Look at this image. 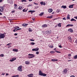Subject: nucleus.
I'll return each mask as SVG.
<instances>
[{"mask_svg":"<svg viewBox=\"0 0 77 77\" xmlns=\"http://www.w3.org/2000/svg\"><path fill=\"white\" fill-rule=\"evenodd\" d=\"M2 7L3 8H4V7H5V5H4Z\"/></svg>","mask_w":77,"mask_h":77,"instance_id":"obj_60","label":"nucleus"},{"mask_svg":"<svg viewBox=\"0 0 77 77\" xmlns=\"http://www.w3.org/2000/svg\"><path fill=\"white\" fill-rule=\"evenodd\" d=\"M10 3H11V4H12V3H13V2H12V1H10Z\"/></svg>","mask_w":77,"mask_h":77,"instance_id":"obj_39","label":"nucleus"},{"mask_svg":"<svg viewBox=\"0 0 77 77\" xmlns=\"http://www.w3.org/2000/svg\"><path fill=\"white\" fill-rule=\"evenodd\" d=\"M73 58L75 59H77V55H76Z\"/></svg>","mask_w":77,"mask_h":77,"instance_id":"obj_29","label":"nucleus"},{"mask_svg":"<svg viewBox=\"0 0 77 77\" xmlns=\"http://www.w3.org/2000/svg\"><path fill=\"white\" fill-rule=\"evenodd\" d=\"M15 77H19V75H15Z\"/></svg>","mask_w":77,"mask_h":77,"instance_id":"obj_57","label":"nucleus"},{"mask_svg":"<svg viewBox=\"0 0 77 77\" xmlns=\"http://www.w3.org/2000/svg\"><path fill=\"white\" fill-rule=\"evenodd\" d=\"M38 74L39 75H41L42 76H44V77L47 76V74L42 73V72H41V71H39V73Z\"/></svg>","mask_w":77,"mask_h":77,"instance_id":"obj_1","label":"nucleus"},{"mask_svg":"<svg viewBox=\"0 0 77 77\" xmlns=\"http://www.w3.org/2000/svg\"><path fill=\"white\" fill-rule=\"evenodd\" d=\"M35 9H37V8H38V6H35Z\"/></svg>","mask_w":77,"mask_h":77,"instance_id":"obj_45","label":"nucleus"},{"mask_svg":"<svg viewBox=\"0 0 77 77\" xmlns=\"http://www.w3.org/2000/svg\"><path fill=\"white\" fill-rule=\"evenodd\" d=\"M4 10L3 7H0V12H3V11Z\"/></svg>","mask_w":77,"mask_h":77,"instance_id":"obj_6","label":"nucleus"},{"mask_svg":"<svg viewBox=\"0 0 77 77\" xmlns=\"http://www.w3.org/2000/svg\"><path fill=\"white\" fill-rule=\"evenodd\" d=\"M75 43H77V40H76V41H75Z\"/></svg>","mask_w":77,"mask_h":77,"instance_id":"obj_64","label":"nucleus"},{"mask_svg":"<svg viewBox=\"0 0 77 77\" xmlns=\"http://www.w3.org/2000/svg\"><path fill=\"white\" fill-rule=\"evenodd\" d=\"M32 20H33V21H35V19L32 18Z\"/></svg>","mask_w":77,"mask_h":77,"instance_id":"obj_58","label":"nucleus"},{"mask_svg":"<svg viewBox=\"0 0 77 77\" xmlns=\"http://www.w3.org/2000/svg\"><path fill=\"white\" fill-rule=\"evenodd\" d=\"M53 11V9L51 8H49L48 10V12H50V13H51Z\"/></svg>","mask_w":77,"mask_h":77,"instance_id":"obj_13","label":"nucleus"},{"mask_svg":"<svg viewBox=\"0 0 77 77\" xmlns=\"http://www.w3.org/2000/svg\"><path fill=\"white\" fill-rule=\"evenodd\" d=\"M13 51H15L16 52H18V49H13Z\"/></svg>","mask_w":77,"mask_h":77,"instance_id":"obj_21","label":"nucleus"},{"mask_svg":"<svg viewBox=\"0 0 77 77\" xmlns=\"http://www.w3.org/2000/svg\"><path fill=\"white\" fill-rule=\"evenodd\" d=\"M57 12H59V10H57Z\"/></svg>","mask_w":77,"mask_h":77,"instance_id":"obj_56","label":"nucleus"},{"mask_svg":"<svg viewBox=\"0 0 77 77\" xmlns=\"http://www.w3.org/2000/svg\"><path fill=\"white\" fill-rule=\"evenodd\" d=\"M23 12H27V10H26V8H25L24 9H23Z\"/></svg>","mask_w":77,"mask_h":77,"instance_id":"obj_24","label":"nucleus"},{"mask_svg":"<svg viewBox=\"0 0 77 77\" xmlns=\"http://www.w3.org/2000/svg\"><path fill=\"white\" fill-rule=\"evenodd\" d=\"M40 3L41 5H43V3H44V2H40Z\"/></svg>","mask_w":77,"mask_h":77,"instance_id":"obj_32","label":"nucleus"},{"mask_svg":"<svg viewBox=\"0 0 77 77\" xmlns=\"http://www.w3.org/2000/svg\"><path fill=\"white\" fill-rule=\"evenodd\" d=\"M58 60H57V59H52L51 60V61H52V62H56V61H57Z\"/></svg>","mask_w":77,"mask_h":77,"instance_id":"obj_10","label":"nucleus"},{"mask_svg":"<svg viewBox=\"0 0 77 77\" xmlns=\"http://www.w3.org/2000/svg\"><path fill=\"white\" fill-rule=\"evenodd\" d=\"M28 55L29 56H28L29 59H31L35 57V55H34L33 54H28Z\"/></svg>","mask_w":77,"mask_h":77,"instance_id":"obj_2","label":"nucleus"},{"mask_svg":"<svg viewBox=\"0 0 77 77\" xmlns=\"http://www.w3.org/2000/svg\"><path fill=\"white\" fill-rule=\"evenodd\" d=\"M69 26L70 27H73V26H74L73 25L71 24H69Z\"/></svg>","mask_w":77,"mask_h":77,"instance_id":"obj_34","label":"nucleus"},{"mask_svg":"<svg viewBox=\"0 0 77 77\" xmlns=\"http://www.w3.org/2000/svg\"><path fill=\"white\" fill-rule=\"evenodd\" d=\"M70 77H75L73 75H71Z\"/></svg>","mask_w":77,"mask_h":77,"instance_id":"obj_55","label":"nucleus"},{"mask_svg":"<svg viewBox=\"0 0 77 77\" xmlns=\"http://www.w3.org/2000/svg\"><path fill=\"white\" fill-rule=\"evenodd\" d=\"M58 27H61V23H59L58 24Z\"/></svg>","mask_w":77,"mask_h":77,"instance_id":"obj_30","label":"nucleus"},{"mask_svg":"<svg viewBox=\"0 0 77 77\" xmlns=\"http://www.w3.org/2000/svg\"><path fill=\"white\" fill-rule=\"evenodd\" d=\"M51 53L53 54V53H54V51H51Z\"/></svg>","mask_w":77,"mask_h":77,"instance_id":"obj_36","label":"nucleus"},{"mask_svg":"<svg viewBox=\"0 0 77 77\" xmlns=\"http://www.w3.org/2000/svg\"><path fill=\"white\" fill-rule=\"evenodd\" d=\"M0 55H1V57H3V56H4V55L3 54H2Z\"/></svg>","mask_w":77,"mask_h":77,"instance_id":"obj_37","label":"nucleus"},{"mask_svg":"<svg viewBox=\"0 0 77 77\" xmlns=\"http://www.w3.org/2000/svg\"><path fill=\"white\" fill-rule=\"evenodd\" d=\"M34 4H35V5H38V4H37V3H35V2H34Z\"/></svg>","mask_w":77,"mask_h":77,"instance_id":"obj_59","label":"nucleus"},{"mask_svg":"<svg viewBox=\"0 0 77 77\" xmlns=\"http://www.w3.org/2000/svg\"><path fill=\"white\" fill-rule=\"evenodd\" d=\"M43 5L44 6H45V2H43Z\"/></svg>","mask_w":77,"mask_h":77,"instance_id":"obj_50","label":"nucleus"},{"mask_svg":"<svg viewBox=\"0 0 77 77\" xmlns=\"http://www.w3.org/2000/svg\"><path fill=\"white\" fill-rule=\"evenodd\" d=\"M3 2V0H0V3H2Z\"/></svg>","mask_w":77,"mask_h":77,"instance_id":"obj_54","label":"nucleus"},{"mask_svg":"<svg viewBox=\"0 0 77 77\" xmlns=\"http://www.w3.org/2000/svg\"><path fill=\"white\" fill-rule=\"evenodd\" d=\"M11 44V43H8V44H7L6 45L7 46H9V45H10V44Z\"/></svg>","mask_w":77,"mask_h":77,"instance_id":"obj_42","label":"nucleus"},{"mask_svg":"<svg viewBox=\"0 0 77 77\" xmlns=\"http://www.w3.org/2000/svg\"><path fill=\"white\" fill-rule=\"evenodd\" d=\"M44 15V13H40L39 14V15L40 16H42Z\"/></svg>","mask_w":77,"mask_h":77,"instance_id":"obj_27","label":"nucleus"},{"mask_svg":"<svg viewBox=\"0 0 77 77\" xmlns=\"http://www.w3.org/2000/svg\"><path fill=\"white\" fill-rule=\"evenodd\" d=\"M36 54H39V51H37L36 52Z\"/></svg>","mask_w":77,"mask_h":77,"instance_id":"obj_38","label":"nucleus"},{"mask_svg":"<svg viewBox=\"0 0 77 77\" xmlns=\"http://www.w3.org/2000/svg\"><path fill=\"white\" fill-rule=\"evenodd\" d=\"M32 50L33 51H36L39 50V48H35L32 49Z\"/></svg>","mask_w":77,"mask_h":77,"instance_id":"obj_8","label":"nucleus"},{"mask_svg":"<svg viewBox=\"0 0 77 77\" xmlns=\"http://www.w3.org/2000/svg\"><path fill=\"white\" fill-rule=\"evenodd\" d=\"M9 75V74H8V73H6V75Z\"/></svg>","mask_w":77,"mask_h":77,"instance_id":"obj_63","label":"nucleus"},{"mask_svg":"<svg viewBox=\"0 0 77 77\" xmlns=\"http://www.w3.org/2000/svg\"><path fill=\"white\" fill-rule=\"evenodd\" d=\"M19 9L20 10H22V9H23V7L21 6H19Z\"/></svg>","mask_w":77,"mask_h":77,"instance_id":"obj_20","label":"nucleus"},{"mask_svg":"<svg viewBox=\"0 0 77 77\" xmlns=\"http://www.w3.org/2000/svg\"><path fill=\"white\" fill-rule=\"evenodd\" d=\"M74 5H70L69 6V8H73Z\"/></svg>","mask_w":77,"mask_h":77,"instance_id":"obj_19","label":"nucleus"},{"mask_svg":"<svg viewBox=\"0 0 77 77\" xmlns=\"http://www.w3.org/2000/svg\"><path fill=\"white\" fill-rule=\"evenodd\" d=\"M68 31H69V32H71L72 33V32H73V30H72V29L71 28L69 29H68Z\"/></svg>","mask_w":77,"mask_h":77,"instance_id":"obj_7","label":"nucleus"},{"mask_svg":"<svg viewBox=\"0 0 77 77\" xmlns=\"http://www.w3.org/2000/svg\"><path fill=\"white\" fill-rule=\"evenodd\" d=\"M22 66H20L18 68V71H20V72H21L22 71Z\"/></svg>","mask_w":77,"mask_h":77,"instance_id":"obj_4","label":"nucleus"},{"mask_svg":"<svg viewBox=\"0 0 77 77\" xmlns=\"http://www.w3.org/2000/svg\"><path fill=\"white\" fill-rule=\"evenodd\" d=\"M30 44L32 45H35V43L34 42H31L30 43Z\"/></svg>","mask_w":77,"mask_h":77,"instance_id":"obj_25","label":"nucleus"},{"mask_svg":"<svg viewBox=\"0 0 77 77\" xmlns=\"http://www.w3.org/2000/svg\"><path fill=\"white\" fill-rule=\"evenodd\" d=\"M62 8H63V9H66V5H63L61 6Z\"/></svg>","mask_w":77,"mask_h":77,"instance_id":"obj_16","label":"nucleus"},{"mask_svg":"<svg viewBox=\"0 0 77 77\" xmlns=\"http://www.w3.org/2000/svg\"><path fill=\"white\" fill-rule=\"evenodd\" d=\"M68 40L70 41L71 42H72V38H71V37H68Z\"/></svg>","mask_w":77,"mask_h":77,"instance_id":"obj_9","label":"nucleus"},{"mask_svg":"<svg viewBox=\"0 0 77 77\" xmlns=\"http://www.w3.org/2000/svg\"><path fill=\"white\" fill-rule=\"evenodd\" d=\"M28 24H22V26L23 27H26V26H27Z\"/></svg>","mask_w":77,"mask_h":77,"instance_id":"obj_17","label":"nucleus"},{"mask_svg":"<svg viewBox=\"0 0 77 77\" xmlns=\"http://www.w3.org/2000/svg\"><path fill=\"white\" fill-rule=\"evenodd\" d=\"M5 37V34H1L0 35V39H2V38H4Z\"/></svg>","mask_w":77,"mask_h":77,"instance_id":"obj_3","label":"nucleus"},{"mask_svg":"<svg viewBox=\"0 0 77 77\" xmlns=\"http://www.w3.org/2000/svg\"><path fill=\"white\" fill-rule=\"evenodd\" d=\"M36 12V11L34 10H30L29 11H28V12H31V14H32V13H33V12Z\"/></svg>","mask_w":77,"mask_h":77,"instance_id":"obj_11","label":"nucleus"},{"mask_svg":"<svg viewBox=\"0 0 77 77\" xmlns=\"http://www.w3.org/2000/svg\"><path fill=\"white\" fill-rule=\"evenodd\" d=\"M16 59H17L16 58L13 57L12 58H11V60H10V61L11 62H14V60H15Z\"/></svg>","mask_w":77,"mask_h":77,"instance_id":"obj_5","label":"nucleus"},{"mask_svg":"<svg viewBox=\"0 0 77 77\" xmlns=\"http://www.w3.org/2000/svg\"><path fill=\"white\" fill-rule=\"evenodd\" d=\"M28 77H33V74H30L27 75Z\"/></svg>","mask_w":77,"mask_h":77,"instance_id":"obj_12","label":"nucleus"},{"mask_svg":"<svg viewBox=\"0 0 77 77\" xmlns=\"http://www.w3.org/2000/svg\"><path fill=\"white\" fill-rule=\"evenodd\" d=\"M15 29H18V28H20L19 26H16L14 27Z\"/></svg>","mask_w":77,"mask_h":77,"instance_id":"obj_28","label":"nucleus"},{"mask_svg":"<svg viewBox=\"0 0 77 77\" xmlns=\"http://www.w3.org/2000/svg\"><path fill=\"white\" fill-rule=\"evenodd\" d=\"M67 18H68V19H70V18L69 17V14L68 15Z\"/></svg>","mask_w":77,"mask_h":77,"instance_id":"obj_31","label":"nucleus"},{"mask_svg":"<svg viewBox=\"0 0 77 77\" xmlns=\"http://www.w3.org/2000/svg\"><path fill=\"white\" fill-rule=\"evenodd\" d=\"M5 73H2V75H5Z\"/></svg>","mask_w":77,"mask_h":77,"instance_id":"obj_44","label":"nucleus"},{"mask_svg":"<svg viewBox=\"0 0 77 77\" xmlns=\"http://www.w3.org/2000/svg\"><path fill=\"white\" fill-rule=\"evenodd\" d=\"M67 69H64V70H63V72L64 74H66V72H67Z\"/></svg>","mask_w":77,"mask_h":77,"instance_id":"obj_14","label":"nucleus"},{"mask_svg":"<svg viewBox=\"0 0 77 77\" xmlns=\"http://www.w3.org/2000/svg\"><path fill=\"white\" fill-rule=\"evenodd\" d=\"M63 20H66V18H65V17H64L63 18Z\"/></svg>","mask_w":77,"mask_h":77,"instance_id":"obj_49","label":"nucleus"},{"mask_svg":"<svg viewBox=\"0 0 77 77\" xmlns=\"http://www.w3.org/2000/svg\"><path fill=\"white\" fill-rule=\"evenodd\" d=\"M59 47H60V48H62V46H61V45H59Z\"/></svg>","mask_w":77,"mask_h":77,"instance_id":"obj_43","label":"nucleus"},{"mask_svg":"<svg viewBox=\"0 0 77 77\" xmlns=\"http://www.w3.org/2000/svg\"><path fill=\"white\" fill-rule=\"evenodd\" d=\"M74 18H75V19H76V20H77V16L74 17Z\"/></svg>","mask_w":77,"mask_h":77,"instance_id":"obj_52","label":"nucleus"},{"mask_svg":"<svg viewBox=\"0 0 77 77\" xmlns=\"http://www.w3.org/2000/svg\"><path fill=\"white\" fill-rule=\"evenodd\" d=\"M71 21H76V20L74 19L73 18H72L71 20Z\"/></svg>","mask_w":77,"mask_h":77,"instance_id":"obj_26","label":"nucleus"},{"mask_svg":"<svg viewBox=\"0 0 77 77\" xmlns=\"http://www.w3.org/2000/svg\"><path fill=\"white\" fill-rule=\"evenodd\" d=\"M47 27V25L46 24L43 25L42 26V27Z\"/></svg>","mask_w":77,"mask_h":77,"instance_id":"obj_15","label":"nucleus"},{"mask_svg":"<svg viewBox=\"0 0 77 77\" xmlns=\"http://www.w3.org/2000/svg\"><path fill=\"white\" fill-rule=\"evenodd\" d=\"M29 32H32V30H31V29H29Z\"/></svg>","mask_w":77,"mask_h":77,"instance_id":"obj_40","label":"nucleus"},{"mask_svg":"<svg viewBox=\"0 0 77 77\" xmlns=\"http://www.w3.org/2000/svg\"><path fill=\"white\" fill-rule=\"evenodd\" d=\"M21 2H26L27 0H22Z\"/></svg>","mask_w":77,"mask_h":77,"instance_id":"obj_33","label":"nucleus"},{"mask_svg":"<svg viewBox=\"0 0 77 77\" xmlns=\"http://www.w3.org/2000/svg\"><path fill=\"white\" fill-rule=\"evenodd\" d=\"M69 27V24L67 25L66 26V27Z\"/></svg>","mask_w":77,"mask_h":77,"instance_id":"obj_41","label":"nucleus"},{"mask_svg":"<svg viewBox=\"0 0 77 77\" xmlns=\"http://www.w3.org/2000/svg\"><path fill=\"white\" fill-rule=\"evenodd\" d=\"M13 32H16V31H15V29L13 30Z\"/></svg>","mask_w":77,"mask_h":77,"instance_id":"obj_61","label":"nucleus"},{"mask_svg":"<svg viewBox=\"0 0 77 77\" xmlns=\"http://www.w3.org/2000/svg\"><path fill=\"white\" fill-rule=\"evenodd\" d=\"M51 33V31H47V34L48 35H50V34Z\"/></svg>","mask_w":77,"mask_h":77,"instance_id":"obj_22","label":"nucleus"},{"mask_svg":"<svg viewBox=\"0 0 77 77\" xmlns=\"http://www.w3.org/2000/svg\"><path fill=\"white\" fill-rule=\"evenodd\" d=\"M14 6H17V5L16 4H14Z\"/></svg>","mask_w":77,"mask_h":77,"instance_id":"obj_62","label":"nucleus"},{"mask_svg":"<svg viewBox=\"0 0 77 77\" xmlns=\"http://www.w3.org/2000/svg\"><path fill=\"white\" fill-rule=\"evenodd\" d=\"M52 17H53V16L51 15V16H48L47 17V18H52Z\"/></svg>","mask_w":77,"mask_h":77,"instance_id":"obj_23","label":"nucleus"},{"mask_svg":"<svg viewBox=\"0 0 77 77\" xmlns=\"http://www.w3.org/2000/svg\"><path fill=\"white\" fill-rule=\"evenodd\" d=\"M30 64V62L29 61H26L25 62V64L26 65H29Z\"/></svg>","mask_w":77,"mask_h":77,"instance_id":"obj_18","label":"nucleus"},{"mask_svg":"<svg viewBox=\"0 0 77 77\" xmlns=\"http://www.w3.org/2000/svg\"><path fill=\"white\" fill-rule=\"evenodd\" d=\"M29 41H35V40L32 39H30Z\"/></svg>","mask_w":77,"mask_h":77,"instance_id":"obj_35","label":"nucleus"},{"mask_svg":"<svg viewBox=\"0 0 77 77\" xmlns=\"http://www.w3.org/2000/svg\"><path fill=\"white\" fill-rule=\"evenodd\" d=\"M14 35H15V36H17V35H18V34H17V33H15V34H14Z\"/></svg>","mask_w":77,"mask_h":77,"instance_id":"obj_53","label":"nucleus"},{"mask_svg":"<svg viewBox=\"0 0 77 77\" xmlns=\"http://www.w3.org/2000/svg\"><path fill=\"white\" fill-rule=\"evenodd\" d=\"M15 10L13 11H11L12 13H14L15 12Z\"/></svg>","mask_w":77,"mask_h":77,"instance_id":"obj_46","label":"nucleus"},{"mask_svg":"<svg viewBox=\"0 0 77 77\" xmlns=\"http://www.w3.org/2000/svg\"><path fill=\"white\" fill-rule=\"evenodd\" d=\"M56 52H57V53H60V52H59V51H56Z\"/></svg>","mask_w":77,"mask_h":77,"instance_id":"obj_51","label":"nucleus"},{"mask_svg":"<svg viewBox=\"0 0 77 77\" xmlns=\"http://www.w3.org/2000/svg\"><path fill=\"white\" fill-rule=\"evenodd\" d=\"M68 56H71V54H69L68 55Z\"/></svg>","mask_w":77,"mask_h":77,"instance_id":"obj_48","label":"nucleus"},{"mask_svg":"<svg viewBox=\"0 0 77 77\" xmlns=\"http://www.w3.org/2000/svg\"><path fill=\"white\" fill-rule=\"evenodd\" d=\"M21 28L19 29H17L16 30V31H17V30H21Z\"/></svg>","mask_w":77,"mask_h":77,"instance_id":"obj_47","label":"nucleus"}]
</instances>
